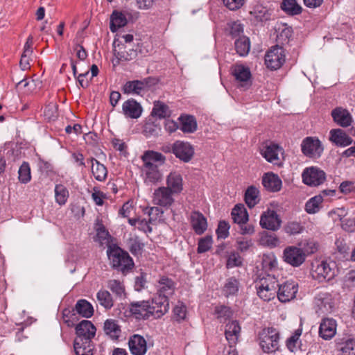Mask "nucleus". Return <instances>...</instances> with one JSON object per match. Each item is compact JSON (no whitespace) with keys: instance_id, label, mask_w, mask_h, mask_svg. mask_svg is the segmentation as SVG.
Masks as SVG:
<instances>
[{"instance_id":"nucleus-1","label":"nucleus","mask_w":355,"mask_h":355,"mask_svg":"<svg viewBox=\"0 0 355 355\" xmlns=\"http://www.w3.org/2000/svg\"><path fill=\"white\" fill-rule=\"evenodd\" d=\"M76 337L73 348L76 355H93L94 345L92 339L96 335V329L93 323L83 320L75 325Z\"/></svg>"},{"instance_id":"nucleus-2","label":"nucleus","mask_w":355,"mask_h":355,"mask_svg":"<svg viewBox=\"0 0 355 355\" xmlns=\"http://www.w3.org/2000/svg\"><path fill=\"white\" fill-rule=\"evenodd\" d=\"M143 165L141 175L146 184H155L162 179V173L159 166L166 162V157L161 153L154 150H146L141 156Z\"/></svg>"},{"instance_id":"nucleus-3","label":"nucleus","mask_w":355,"mask_h":355,"mask_svg":"<svg viewBox=\"0 0 355 355\" xmlns=\"http://www.w3.org/2000/svg\"><path fill=\"white\" fill-rule=\"evenodd\" d=\"M107 254L112 268L123 274L128 272L134 266L129 254L116 245H110Z\"/></svg>"},{"instance_id":"nucleus-4","label":"nucleus","mask_w":355,"mask_h":355,"mask_svg":"<svg viewBox=\"0 0 355 355\" xmlns=\"http://www.w3.org/2000/svg\"><path fill=\"white\" fill-rule=\"evenodd\" d=\"M129 311L138 320L148 319L150 316L159 318L166 313L161 311L159 306L154 303V299L131 302Z\"/></svg>"},{"instance_id":"nucleus-5","label":"nucleus","mask_w":355,"mask_h":355,"mask_svg":"<svg viewBox=\"0 0 355 355\" xmlns=\"http://www.w3.org/2000/svg\"><path fill=\"white\" fill-rule=\"evenodd\" d=\"M254 284L257 295L263 301L269 302L277 296L279 282L274 275L261 274Z\"/></svg>"},{"instance_id":"nucleus-6","label":"nucleus","mask_w":355,"mask_h":355,"mask_svg":"<svg viewBox=\"0 0 355 355\" xmlns=\"http://www.w3.org/2000/svg\"><path fill=\"white\" fill-rule=\"evenodd\" d=\"M155 286L157 293L153 297L154 303L159 306L161 311L167 313L169 309L168 297L173 295L175 284L171 279L163 276L159 279Z\"/></svg>"},{"instance_id":"nucleus-7","label":"nucleus","mask_w":355,"mask_h":355,"mask_svg":"<svg viewBox=\"0 0 355 355\" xmlns=\"http://www.w3.org/2000/svg\"><path fill=\"white\" fill-rule=\"evenodd\" d=\"M338 274V268L336 261L327 259L321 261L313 270L312 275L320 282H330Z\"/></svg>"},{"instance_id":"nucleus-8","label":"nucleus","mask_w":355,"mask_h":355,"mask_svg":"<svg viewBox=\"0 0 355 355\" xmlns=\"http://www.w3.org/2000/svg\"><path fill=\"white\" fill-rule=\"evenodd\" d=\"M260 346L266 353L275 352L279 349V335L274 328L263 329L259 336Z\"/></svg>"},{"instance_id":"nucleus-9","label":"nucleus","mask_w":355,"mask_h":355,"mask_svg":"<svg viewBox=\"0 0 355 355\" xmlns=\"http://www.w3.org/2000/svg\"><path fill=\"white\" fill-rule=\"evenodd\" d=\"M285 62V53L283 47L277 44L271 47L265 55V64L268 69L277 70Z\"/></svg>"},{"instance_id":"nucleus-10","label":"nucleus","mask_w":355,"mask_h":355,"mask_svg":"<svg viewBox=\"0 0 355 355\" xmlns=\"http://www.w3.org/2000/svg\"><path fill=\"white\" fill-rule=\"evenodd\" d=\"M260 154L270 163L275 165H282L281 156L284 154L283 148L274 143L263 144L259 148Z\"/></svg>"},{"instance_id":"nucleus-11","label":"nucleus","mask_w":355,"mask_h":355,"mask_svg":"<svg viewBox=\"0 0 355 355\" xmlns=\"http://www.w3.org/2000/svg\"><path fill=\"white\" fill-rule=\"evenodd\" d=\"M113 53L114 58L112 60L114 66L118 65L121 62H128L134 60L137 55V51L133 48L125 45L122 43H116V41L113 44Z\"/></svg>"},{"instance_id":"nucleus-12","label":"nucleus","mask_w":355,"mask_h":355,"mask_svg":"<svg viewBox=\"0 0 355 355\" xmlns=\"http://www.w3.org/2000/svg\"><path fill=\"white\" fill-rule=\"evenodd\" d=\"M282 258L284 261L295 268L302 266L306 260L302 248L297 245L286 247L283 251Z\"/></svg>"},{"instance_id":"nucleus-13","label":"nucleus","mask_w":355,"mask_h":355,"mask_svg":"<svg viewBox=\"0 0 355 355\" xmlns=\"http://www.w3.org/2000/svg\"><path fill=\"white\" fill-rule=\"evenodd\" d=\"M171 151L180 161L188 163L194 156V148L189 142L176 141L171 145Z\"/></svg>"},{"instance_id":"nucleus-14","label":"nucleus","mask_w":355,"mask_h":355,"mask_svg":"<svg viewBox=\"0 0 355 355\" xmlns=\"http://www.w3.org/2000/svg\"><path fill=\"white\" fill-rule=\"evenodd\" d=\"M231 73L239 87L246 89L251 85L252 75L248 67L242 64H236L231 67Z\"/></svg>"},{"instance_id":"nucleus-15","label":"nucleus","mask_w":355,"mask_h":355,"mask_svg":"<svg viewBox=\"0 0 355 355\" xmlns=\"http://www.w3.org/2000/svg\"><path fill=\"white\" fill-rule=\"evenodd\" d=\"M301 148L302 153L311 158L320 157L324 150L320 141L318 138L311 137L303 139Z\"/></svg>"},{"instance_id":"nucleus-16","label":"nucleus","mask_w":355,"mask_h":355,"mask_svg":"<svg viewBox=\"0 0 355 355\" xmlns=\"http://www.w3.org/2000/svg\"><path fill=\"white\" fill-rule=\"evenodd\" d=\"M303 182L311 187L322 184L325 179V173L318 167L311 166L304 170L302 175Z\"/></svg>"},{"instance_id":"nucleus-17","label":"nucleus","mask_w":355,"mask_h":355,"mask_svg":"<svg viewBox=\"0 0 355 355\" xmlns=\"http://www.w3.org/2000/svg\"><path fill=\"white\" fill-rule=\"evenodd\" d=\"M277 290V297L283 303L288 302L296 297L298 284L294 281H286L279 284Z\"/></svg>"},{"instance_id":"nucleus-18","label":"nucleus","mask_w":355,"mask_h":355,"mask_svg":"<svg viewBox=\"0 0 355 355\" xmlns=\"http://www.w3.org/2000/svg\"><path fill=\"white\" fill-rule=\"evenodd\" d=\"M259 223L262 228L276 231L281 227L282 220L275 210L268 209L261 214Z\"/></svg>"},{"instance_id":"nucleus-19","label":"nucleus","mask_w":355,"mask_h":355,"mask_svg":"<svg viewBox=\"0 0 355 355\" xmlns=\"http://www.w3.org/2000/svg\"><path fill=\"white\" fill-rule=\"evenodd\" d=\"M173 194L169 188L160 187L156 189L153 193V202L157 206L169 207L174 202Z\"/></svg>"},{"instance_id":"nucleus-20","label":"nucleus","mask_w":355,"mask_h":355,"mask_svg":"<svg viewBox=\"0 0 355 355\" xmlns=\"http://www.w3.org/2000/svg\"><path fill=\"white\" fill-rule=\"evenodd\" d=\"M128 347L132 355H145L148 350L146 339L139 334H134L129 338Z\"/></svg>"},{"instance_id":"nucleus-21","label":"nucleus","mask_w":355,"mask_h":355,"mask_svg":"<svg viewBox=\"0 0 355 355\" xmlns=\"http://www.w3.org/2000/svg\"><path fill=\"white\" fill-rule=\"evenodd\" d=\"M337 324L333 318H324L319 327V336L324 340L331 339L336 334Z\"/></svg>"},{"instance_id":"nucleus-22","label":"nucleus","mask_w":355,"mask_h":355,"mask_svg":"<svg viewBox=\"0 0 355 355\" xmlns=\"http://www.w3.org/2000/svg\"><path fill=\"white\" fill-rule=\"evenodd\" d=\"M190 223L193 231L198 235L202 234L207 229V219L200 211H193L191 213Z\"/></svg>"},{"instance_id":"nucleus-23","label":"nucleus","mask_w":355,"mask_h":355,"mask_svg":"<svg viewBox=\"0 0 355 355\" xmlns=\"http://www.w3.org/2000/svg\"><path fill=\"white\" fill-rule=\"evenodd\" d=\"M241 327L238 321L232 320L225 326V335L229 345L234 346L241 334Z\"/></svg>"},{"instance_id":"nucleus-24","label":"nucleus","mask_w":355,"mask_h":355,"mask_svg":"<svg viewBox=\"0 0 355 355\" xmlns=\"http://www.w3.org/2000/svg\"><path fill=\"white\" fill-rule=\"evenodd\" d=\"M122 112L128 118L137 119L141 114L142 107L135 100L130 98L123 103Z\"/></svg>"},{"instance_id":"nucleus-25","label":"nucleus","mask_w":355,"mask_h":355,"mask_svg":"<svg viewBox=\"0 0 355 355\" xmlns=\"http://www.w3.org/2000/svg\"><path fill=\"white\" fill-rule=\"evenodd\" d=\"M334 121L340 126L348 127L352 124V117L349 112L343 107H336L331 111Z\"/></svg>"},{"instance_id":"nucleus-26","label":"nucleus","mask_w":355,"mask_h":355,"mask_svg":"<svg viewBox=\"0 0 355 355\" xmlns=\"http://www.w3.org/2000/svg\"><path fill=\"white\" fill-rule=\"evenodd\" d=\"M315 304L322 313H328L333 311L335 303L329 293H321L315 297Z\"/></svg>"},{"instance_id":"nucleus-27","label":"nucleus","mask_w":355,"mask_h":355,"mask_svg":"<svg viewBox=\"0 0 355 355\" xmlns=\"http://www.w3.org/2000/svg\"><path fill=\"white\" fill-rule=\"evenodd\" d=\"M329 139L338 146L345 147L352 144L353 139L342 129H332Z\"/></svg>"},{"instance_id":"nucleus-28","label":"nucleus","mask_w":355,"mask_h":355,"mask_svg":"<svg viewBox=\"0 0 355 355\" xmlns=\"http://www.w3.org/2000/svg\"><path fill=\"white\" fill-rule=\"evenodd\" d=\"M262 184L267 191L277 192L282 188V182L277 175L273 173H267L262 178Z\"/></svg>"},{"instance_id":"nucleus-29","label":"nucleus","mask_w":355,"mask_h":355,"mask_svg":"<svg viewBox=\"0 0 355 355\" xmlns=\"http://www.w3.org/2000/svg\"><path fill=\"white\" fill-rule=\"evenodd\" d=\"M166 188L174 194H179L183 190L182 177L178 172H171L166 178Z\"/></svg>"},{"instance_id":"nucleus-30","label":"nucleus","mask_w":355,"mask_h":355,"mask_svg":"<svg viewBox=\"0 0 355 355\" xmlns=\"http://www.w3.org/2000/svg\"><path fill=\"white\" fill-rule=\"evenodd\" d=\"M103 331L106 336L113 340H118L121 335V329L118 321L107 319L104 322Z\"/></svg>"},{"instance_id":"nucleus-31","label":"nucleus","mask_w":355,"mask_h":355,"mask_svg":"<svg viewBox=\"0 0 355 355\" xmlns=\"http://www.w3.org/2000/svg\"><path fill=\"white\" fill-rule=\"evenodd\" d=\"M73 310L77 314L85 318H91L94 312L92 304L84 299L78 300Z\"/></svg>"},{"instance_id":"nucleus-32","label":"nucleus","mask_w":355,"mask_h":355,"mask_svg":"<svg viewBox=\"0 0 355 355\" xmlns=\"http://www.w3.org/2000/svg\"><path fill=\"white\" fill-rule=\"evenodd\" d=\"M128 20L125 15L118 10H114L110 16V28L112 33L117 31L119 28L125 26Z\"/></svg>"},{"instance_id":"nucleus-33","label":"nucleus","mask_w":355,"mask_h":355,"mask_svg":"<svg viewBox=\"0 0 355 355\" xmlns=\"http://www.w3.org/2000/svg\"><path fill=\"white\" fill-rule=\"evenodd\" d=\"M280 8L291 16L298 15L302 12L303 8L297 0H283Z\"/></svg>"},{"instance_id":"nucleus-34","label":"nucleus","mask_w":355,"mask_h":355,"mask_svg":"<svg viewBox=\"0 0 355 355\" xmlns=\"http://www.w3.org/2000/svg\"><path fill=\"white\" fill-rule=\"evenodd\" d=\"M92 163V173L94 178L100 182L104 181L107 178V168L95 158L90 159Z\"/></svg>"},{"instance_id":"nucleus-35","label":"nucleus","mask_w":355,"mask_h":355,"mask_svg":"<svg viewBox=\"0 0 355 355\" xmlns=\"http://www.w3.org/2000/svg\"><path fill=\"white\" fill-rule=\"evenodd\" d=\"M180 130L183 132L191 133L197 129V122L194 116L191 115H181L179 117Z\"/></svg>"},{"instance_id":"nucleus-36","label":"nucleus","mask_w":355,"mask_h":355,"mask_svg":"<svg viewBox=\"0 0 355 355\" xmlns=\"http://www.w3.org/2000/svg\"><path fill=\"white\" fill-rule=\"evenodd\" d=\"M232 218L235 223L238 225L248 222V214L245 207L242 204L235 205L232 211Z\"/></svg>"},{"instance_id":"nucleus-37","label":"nucleus","mask_w":355,"mask_h":355,"mask_svg":"<svg viewBox=\"0 0 355 355\" xmlns=\"http://www.w3.org/2000/svg\"><path fill=\"white\" fill-rule=\"evenodd\" d=\"M171 112L167 105L159 101L154 102V106L151 112L153 116L159 119H164L171 116Z\"/></svg>"},{"instance_id":"nucleus-38","label":"nucleus","mask_w":355,"mask_h":355,"mask_svg":"<svg viewBox=\"0 0 355 355\" xmlns=\"http://www.w3.org/2000/svg\"><path fill=\"white\" fill-rule=\"evenodd\" d=\"M259 189L254 186H250L245 193V203L250 208H252L259 203Z\"/></svg>"},{"instance_id":"nucleus-39","label":"nucleus","mask_w":355,"mask_h":355,"mask_svg":"<svg viewBox=\"0 0 355 355\" xmlns=\"http://www.w3.org/2000/svg\"><path fill=\"white\" fill-rule=\"evenodd\" d=\"M146 87V83L141 80L127 82L123 86V92L126 94H139Z\"/></svg>"},{"instance_id":"nucleus-40","label":"nucleus","mask_w":355,"mask_h":355,"mask_svg":"<svg viewBox=\"0 0 355 355\" xmlns=\"http://www.w3.org/2000/svg\"><path fill=\"white\" fill-rule=\"evenodd\" d=\"M235 49L237 53L241 56H245L248 54L250 49V42L248 37L245 36L239 37L235 41Z\"/></svg>"},{"instance_id":"nucleus-41","label":"nucleus","mask_w":355,"mask_h":355,"mask_svg":"<svg viewBox=\"0 0 355 355\" xmlns=\"http://www.w3.org/2000/svg\"><path fill=\"white\" fill-rule=\"evenodd\" d=\"M323 201L322 196L319 194L310 198L305 205V210L308 214H313L319 211Z\"/></svg>"},{"instance_id":"nucleus-42","label":"nucleus","mask_w":355,"mask_h":355,"mask_svg":"<svg viewBox=\"0 0 355 355\" xmlns=\"http://www.w3.org/2000/svg\"><path fill=\"white\" fill-rule=\"evenodd\" d=\"M94 228L96 232L97 240L99 243L101 245L108 243L110 242V236L102 222L97 220L95 223Z\"/></svg>"},{"instance_id":"nucleus-43","label":"nucleus","mask_w":355,"mask_h":355,"mask_svg":"<svg viewBox=\"0 0 355 355\" xmlns=\"http://www.w3.org/2000/svg\"><path fill=\"white\" fill-rule=\"evenodd\" d=\"M98 303L105 309H110L114 306V301L111 294L106 290H100L96 293Z\"/></svg>"},{"instance_id":"nucleus-44","label":"nucleus","mask_w":355,"mask_h":355,"mask_svg":"<svg viewBox=\"0 0 355 355\" xmlns=\"http://www.w3.org/2000/svg\"><path fill=\"white\" fill-rule=\"evenodd\" d=\"M302 248V251L304 254V257L315 253L318 250V243L312 239L304 240L297 244Z\"/></svg>"},{"instance_id":"nucleus-45","label":"nucleus","mask_w":355,"mask_h":355,"mask_svg":"<svg viewBox=\"0 0 355 355\" xmlns=\"http://www.w3.org/2000/svg\"><path fill=\"white\" fill-rule=\"evenodd\" d=\"M55 202L60 205L66 204L69 198V191L65 186L56 184L54 189Z\"/></svg>"},{"instance_id":"nucleus-46","label":"nucleus","mask_w":355,"mask_h":355,"mask_svg":"<svg viewBox=\"0 0 355 355\" xmlns=\"http://www.w3.org/2000/svg\"><path fill=\"white\" fill-rule=\"evenodd\" d=\"M128 247L132 254L135 256L141 254L144 244L138 236H132L128 239Z\"/></svg>"},{"instance_id":"nucleus-47","label":"nucleus","mask_w":355,"mask_h":355,"mask_svg":"<svg viewBox=\"0 0 355 355\" xmlns=\"http://www.w3.org/2000/svg\"><path fill=\"white\" fill-rule=\"evenodd\" d=\"M302 329L298 328L295 330L292 336L287 339L286 346L291 352H296L299 348L301 343L300 340V337L302 335Z\"/></svg>"},{"instance_id":"nucleus-48","label":"nucleus","mask_w":355,"mask_h":355,"mask_svg":"<svg viewBox=\"0 0 355 355\" xmlns=\"http://www.w3.org/2000/svg\"><path fill=\"white\" fill-rule=\"evenodd\" d=\"M18 179L21 183L27 184L31 180V167L28 162H24L18 171Z\"/></svg>"},{"instance_id":"nucleus-49","label":"nucleus","mask_w":355,"mask_h":355,"mask_svg":"<svg viewBox=\"0 0 355 355\" xmlns=\"http://www.w3.org/2000/svg\"><path fill=\"white\" fill-rule=\"evenodd\" d=\"M214 315L222 322L232 318L233 312L230 307L220 305L215 307Z\"/></svg>"},{"instance_id":"nucleus-50","label":"nucleus","mask_w":355,"mask_h":355,"mask_svg":"<svg viewBox=\"0 0 355 355\" xmlns=\"http://www.w3.org/2000/svg\"><path fill=\"white\" fill-rule=\"evenodd\" d=\"M337 252L340 254V259L348 260L349 257V245L341 239H336L335 242Z\"/></svg>"},{"instance_id":"nucleus-51","label":"nucleus","mask_w":355,"mask_h":355,"mask_svg":"<svg viewBox=\"0 0 355 355\" xmlns=\"http://www.w3.org/2000/svg\"><path fill=\"white\" fill-rule=\"evenodd\" d=\"M239 291V282L234 277L229 278L223 288V292L225 296L235 295Z\"/></svg>"},{"instance_id":"nucleus-52","label":"nucleus","mask_w":355,"mask_h":355,"mask_svg":"<svg viewBox=\"0 0 355 355\" xmlns=\"http://www.w3.org/2000/svg\"><path fill=\"white\" fill-rule=\"evenodd\" d=\"M107 287L116 296L122 297L125 293V286L122 282L116 279H110L107 282Z\"/></svg>"},{"instance_id":"nucleus-53","label":"nucleus","mask_w":355,"mask_h":355,"mask_svg":"<svg viewBox=\"0 0 355 355\" xmlns=\"http://www.w3.org/2000/svg\"><path fill=\"white\" fill-rule=\"evenodd\" d=\"M340 355H355V339H348L340 344Z\"/></svg>"},{"instance_id":"nucleus-54","label":"nucleus","mask_w":355,"mask_h":355,"mask_svg":"<svg viewBox=\"0 0 355 355\" xmlns=\"http://www.w3.org/2000/svg\"><path fill=\"white\" fill-rule=\"evenodd\" d=\"M62 319L64 322L69 327L75 326L76 322L78 321L76 311L69 309H64L62 311Z\"/></svg>"},{"instance_id":"nucleus-55","label":"nucleus","mask_w":355,"mask_h":355,"mask_svg":"<svg viewBox=\"0 0 355 355\" xmlns=\"http://www.w3.org/2000/svg\"><path fill=\"white\" fill-rule=\"evenodd\" d=\"M212 237L211 236H206L199 239L198 243L197 252L198 253H204L209 250L212 246Z\"/></svg>"},{"instance_id":"nucleus-56","label":"nucleus","mask_w":355,"mask_h":355,"mask_svg":"<svg viewBox=\"0 0 355 355\" xmlns=\"http://www.w3.org/2000/svg\"><path fill=\"white\" fill-rule=\"evenodd\" d=\"M277 262L274 255H263L262 266L266 270H272L277 266Z\"/></svg>"},{"instance_id":"nucleus-57","label":"nucleus","mask_w":355,"mask_h":355,"mask_svg":"<svg viewBox=\"0 0 355 355\" xmlns=\"http://www.w3.org/2000/svg\"><path fill=\"white\" fill-rule=\"evenodd\" d=\"M303 230V227L298 222L292 221L287 223L285 227V231L290 235L300 233Z\"/></svg>"},{"instance_id":"nucleus-58","label":"nucleus","mask_w":355,"mask_h":355,"mask_svg":"<svg viewBox=\"0 0 355 355\" xmlns=\"http://www.w3.org/2000/svg\"><path fill=\"white\" fill-rule=\"evenodd\" d=\"M230 225L224 221H220L218 228L216 230V234L218 238L225 239L229 236Z\"/></svg>"},{"instance_id":"nucleus-59","label":"nucleus","mask_w":355,"mask_h":355,"mask_svg":"<svg viewBox=\"0 0 355 355\" xmlns=\"http://www.w3.org/2000/svg\"><path fill=\"white\" fill-rule=\"evenodd\" d=\"M292 36V31L290 28H284L277 37V41L281 45L288 44L289 40Z\"/></svg>"},{"instance_id":"nucleus-60","label":"nucleus","mask_w":355,"mask_h":355,"mask_svg":"<svg viewBox=\"0 0 355 355\" xmlns=\"http://www.w3.org/2000/svg\"><path fill=\"white\" fill-rule=\"evenodd\" d=\"M223 4L230 10H236L241 8L245 0H223Z\"/></svg>"},{"instance_id":"nucleus-61","label":"nucleus","mask_w":355,"mask_h":355,"mask_svg":"<svg viewBox=\"0 0 355 355\" xmlns=\"http://www.w3.org/2000/svg\"><path fill=\"white\" fill-rule=\"evenodd\" d=\"M241 257L238 254L232 253L230 255L227 261V267L233 268L235 266H239L241 265Z\"/></svg>"},{"instance_id":"nucleus-62","label":"nucleus","mask_w":355,"mask_h":355,"mask_svg":"<svg viewBox=\"0 0 355 355\" xmlns=\"http://www.w3.org/2000/svg\"><path fill=\"white\" fill-rule=\"evenodd\" d=\"M238 245V250L241 252L247 251L250 246L252 245V241L245 239L244 238H239L236 241Z\"/></svg>"},{"instance_id":"nucleus-63","label":"nucleus","mask_w":355,"mask_h":355,"mask_svg":"<svg viewBox=\"0 0 355 355\" xmlns=\"http://www.w3.org/2000/svg\"><path fill=\"white\" fill-rule=\"evenodd\" d=\"M243 32V26L238 22H233L230 28V34L232 37H241L240 35Z\"/></svg>"},{"instance_id":"nucleus-64","label":"nucleus","mask_w":355,"mask_h":355,"mask_svg":"<svg viewBox=\"0 0 355 355\" xmlns=\"http://www.w3.org/2000/svg\"><path fill=\"white\" fill-rule=\"evenodd\" d=\"M342 227L343 230L349 232H355V219L349 218L344 220L342 222Z\"/></svg>"}]
</instances>
